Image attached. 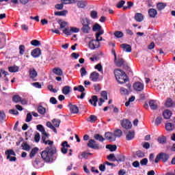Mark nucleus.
<instances>
[{
  "mask_svg": "<svg viewBox=\"0 0 175 175\" xmlns=\"http://www.w3.org/2000/svg\"><path fill=\"white\" fill-rule=\"evenodd\" d=\"M46 142L49 146H47L41 152V158L46 163H53L57 159V157L54 156L57 154V148L53 145L54 142L47 140Z\"/></svg>",
  "mask_w": 175,
  "mask_h": 175,
  "instance_id": "obj_1",
  "label": "nucleus"
},
{
  "mask_svg": "<svg viewBox=\"0 0 175 175\" xmlns=\"http://www.w3.org/2000/svg\"><path fill=\"white\" fill-rule=\"evenodd\" d=\"M115 77L120 84H124L128 81V76L124 70L118 68L114 70Z\"/></svg>",
  "mask_w": 175,
  "mask_h": 175,
  "instance_id": "obj_2",
  "label": "nucleus"
},
{
  "mask_svg": "<svg viewBox=\"0 0 175 175\" xmlns=\"http://www.w3.org/2000/svg\"><path fill=\"white\" fill-rule=\"evenodd\" d=\"M169 154L161 152L157 155L154 162L155 163H159V161L161 159L162 162L166 163L167 161H169Z\"/></svg>",
  "mask_w": 175,
  "mask_h": 175,
  "instance_id": "obj_3",
  "label": "nucleus"
},
{
  "mask_svg": "<svg viewBox=\"0 0 175 175\" xmlns=\"http://www.w3.org/2000/svg\"><path fill=\"white\" fill-rule=\"evenodd\" d=\"M5 155H7V159H10V162H16L17 161V158L16 157V152L12 149L7 150L5 152ZM12 155L13 157H12Z\"/></svg>",
  "mask_w": 175,
  "mask_h": 175,
  "instance_id": "obj_4",
  "label": "nucleus"
},
{
  "mask_svg": "<svg viewBox=\"0 0 175 175\" xmlns=\"http://www.w3.org/2000/svg\"><path fill=\"white\" fill-rule=\"evenodd\" d=\"M88 147H89V148H92L93 150L100 149L99 144H96V141H95V139H90L88 143Z\"/></svg>",
  "mask_w": 175,
  "mask_h": 175,
  "instance_id": "obj_5",
  "label": "nucleus"
},
{
  "mask_svg": "<svg viewBox=\"0 0 175 175\" xmlns=\"http://www.w3.org/2000/svg\"><path fill=\"white\" fill-rule=\"evenodd\" d=\"M89 47L91 50H95L96 49H99L100 47V43L96 40H92L89 42Z\"/></svg>",
  "mask_w": 175,
  "mask_h": 175,
  "instance_id": "obj_6",
  "label": "nucleus"
},
{
  "mask_svg": "<svg viewBox=\"0 0 175 175\" xmlns=\"http://www.w3.org/2000/svg\"><path fill=\"white\" fill-rule=\"evenodd\" d=\"M133 87V89L135 90V91L142 92V91H143V90H144V83L137 81V82L134 83Z\"/></svg>",
  "mask_w": 175,
  "mask_h": 175,
  "instance_id": "obj_7",
  "label": "nucleus"
},
{
  "mask_svg": "<svg viewBox=\"0 0 175 175\" xmlns=\"http://www.w3.org/2000/svg\"><path fill=\"white\" fill-rule=\"evenodd\" d=\"M121 126L124 129H132V123L128 120H122L121 122Z\"/></svg>",
  "mask_w": 175,
  "mask_h": 175,
  "instance_id": "obj_8",
  "label": "nucleus"
},
{
  "mask_svg": "<svg viewBox=\"0 0 175 175\" xmlns=\"http://www.w3.org/2000/svg\"><path fill=\"white\" fill-rule=\"evenodd\" d=\"M105 137L106 140H109V142H114L116 140V137L114 136V134L111 132L105 133Z\"/></svg>",
  "mask_w": 175,
  "mask_h": 175,
  "instance_id": "obj_9",
  "label": "nucleus"
},
{
  "mask_svg": "<svg viewBox=\"0 0 175 175\" xmlns=\"http://www.w3.org/2000/svg\"><path fill=\"white\" fill-rule=\"evenodd\" d=\"M121 49H122L123 51H126V53H131L132 52V46L128 44H122L120 45Z\"/></svg>",
  "mask_w": 175,
  "mask_h": 175,
  "instance_id": "obj_10",
  "label": "nucleus"
},
{
  "mask_svg": "<svg viewBox=\"0 0 175 175\" xmlns=\"http://www.w3.org/2000/svg\"><path fill=\"white\" fill-rule=\"evenodd\" d=\"M149 106L151 110H158V103L155 100H150L149 101Z\"/></svg>",
  "mask_w": 175,
  "mask_h": 175,
  "instance_id": "obj_11",
  "label": "nucleus"
},
{
  "mask_svg": "<svg viewBox=\"0 0 175 175\" xmlns=\"http://www.w3.org/2000/svg\"><path fill=\"white\" fill-rule=\"evenodd\" d=\"M42 54V51L39 48H36L31 51V55L33 58H38V57H40Z\"/></svg>",
  "mask_w": 175,
  "mask_h": 175,
  "instance_id": "obj_12",
  "label": "nucleus"
},
{
  "mask_svg": "<svg viewBox=\"0 0 175 175\" xmlns=\"http://www.w3.org/2000/svg\"><path fill=\"white\" fill-rule=\"evenodd\" d=\"M157 14H158V12L157 11V10L154 8H150L148 10V15L150 18H155Z\"/></svg>",
  "mask_w": 175,
  "mask_h": 175,
  "instance_id": "obj_13",
  "label": "nucleus"
},
{
  "mask_svg": "<svg viewBox=\"0 0 175 175\" xmlns=\"http://www.w3.org/2000/svg\"><path fill=\"white\" fill-rule=\"evenodd\" d=\"M104 33V30H100L99 31L96 33V40H97V42H98V43L100 42H102V40H103V38L100 37V35H103Z\"/></svg>",
  "mask_w": 175,
  "mask_h": 175,
  "instance_id": "obj_14",
  "label": "nucleus"
},
{
  "mask_svg": "<svg viewBox=\"0 0 175 175\" xmlns=\"http://www.w3.org/2000/svg\"><path fill=\"white\" fill-rule=\"evenodd\" d=\"M90 79L92 80V81H98V79H99V73L96 72H92L90 74Z\"/></svg>",
  "mask_w": 175,
  "mask_h": 175,
  "instance_id": "obj_15",
  "label": "nucleus"
},
{
  "mask_svg": "<svg viewBox=\"0 0 175 175\" xmlns=\"http://www.w3.org/2000/svg\"><path fill=\"white\" fill-rule=\"evenodd\" d=\"M87 5L88 3L85 1L81 0L77 1V6L79 9H84V8L87 6Z\"/></svg>",
  "mask_w": 175,
  "mask_h": 175,
  "instance_id": "obj_16",
  "label": "nucleus"
},
{
  "mask_svg": "<svg viewBox=\"0 0 175 175\" xmlns=\"http://www.w3.org/2000/svg\"><path fill=\"white\" fill-rule=\"evenodd\" d=\"M172 111L169 109H165L163 112V116L165 120H170V117H172Z\"/></svg>",
  "mask_w": 175,
  "mask_h": 175,
  "instance_id": "obj_17",
  "label": "nucleus"
},
{
  "mask_svg": "<svg viewBox=\"0 0 175 175\" xmlns=\"http://www.w3.org/2000/svg\"><path fill=\"white\" fill-rule=\"evenodd\" d=\"M29 72L30 79H33L38 76V72L35 68H30Z\"/></svg>",
  "mask_w": 175,
  "mask_h": 175,
  "instance_id": "obj_18",
  "label": "nucleus"
},
{
  "mask_svg": "<svg viewBox=\"0 0 175 175\" xmlns=\"http://www.w3.org/2000/svg\"><path fill=\"white\" fill-rule=\"evenodd\" d=\"M135 20L138 23H142L144 20V16L142 13H136L135 15Z\"/></svg>",
  "mask_w": 175,
  "mask_h": 175,
  "instance_id": "obj_19",
  "label": "nucleus"
},
{
  "mask_svg": "<svg viewBox=\"0 0 175 175\" xmlns=\"http://www.w3.org/2000/svg\"><path fill=\"white\" fill-rule=\"evenodd\" d=\"M174 105V103L173 102V100L172 98H167L165 103V107L169 109L170 107H173Z\"/></svg>",
  "mask_w": 175,
  "mask_h": 175,
  "instance_id": "obj_20",
  "label": "nucleus"
},
{
  "mask_svg": "<svg viewBox=\"0 0 175 175\" xmlns=\"http://www.w3.org/2000/svg\"><path fill=\"white\" fill-rule=\"evenodd\" d=\"M71 88H70V86H68V85H66V86L63 87V88L62 90V94H64V95H68V94H70Z\"/></svg>",
  "mask_w": 175,
  "mask_h": 175,
  "instance_id": "obj_21",
  "label": "nucleus"
},
{
  "mask_svg": "<svg viewBox=\"0 0 175 175\" xmlns=\"http://www.w3.org/2000/svg\"><path fill=\"white\" fill-rule=\"evenodd\" d=\"M70 110L72 114H77L79 113V107L75 105H70Z\"/></svg>",
  "mask_w": 175,
  "mask_h": 175,
  "instance_id": "obj_22",
  "label": "nucleus"
},
{
  "mask_svg": "<svg viewBox=\"0 0 175 175\" xmlns=\"http://www.w3.org/2000/svg\"><path fill=\"white\" fill-rule=\"evenodd\" d=\"M37 152H39V148L38 147L33 148L29 153V158L31 159L33 158V157L36 155Z\"/></svg>",
  "mask_w": 175,
  "mask_h": 175,
  "instance_id": "obj_23",
  "label": "nucleus"
},
{
  "mask_svg": "<svg viewBox=\"0 0 175 175\" xmlns=\"http://www.w3.org/2000/svg\"><path fill=\"white\" fill-rule=\"evenodd\" d=\"M125 161V157L119 154L116 157H115V159L112 160V162H124Z\"/></svg>",
  "mask_w": 175,
  "mask_h": 175,
  "instance_id": "obj_24",
  "label": "nucleus"
},
{
  "mask_svg": "<svg viewBox=\"0 0 175 175\" xmlns=\"http://www.w3.org/2000/svg\"><path fill=\"white\" fill-rule=\"evenodd\" d=\"M97 120L98 117H96V116L90 115V117L87 119V121H88V122H91V124H95Z\"/></svg>",
  "mask_w": 175,
  "mask_h": 175,
  "instance_id": "obj_25",
  "label": "nucleus"
},
{
  "mask_svg": "<svg viewBox=\"0 0 175 175\" xmlns=\"http://www.w3.org/2000/svg\"><path fill=\"white\" fill-rule=\"evenodd\" d=\"M37 110L39 114H41L42 116H44V114H46V108L42 105H38Z\"/></svg>",
  "mask_w": 175,
  "mask_h": 175,
  "instance_id": "obj_26",
  "label": "nucleus"
},
{
  "mask_svg": "<svg viewBox=\"0 0 175 175\" xmlns=\"http://www.w3.org/2000/svg\"><path fill=\"white\" fill-rule=\"evenodd\" d=\"M90 103L93 105L94 107H96V102H98V96H92V98L89 100Z\"/></svg>",
  "mask_w": 175,
  "mask_h": 175,
  "instance_id": "obj_27",
  "label": "nucleus"
},
{
  "mask_svg": "<svg viewBox=\"0 0 175 175\" xmlns=\"http://www.w3.org/2000/svg\"><path fill=\"white\" fill-rule=\"evenodd\" d=\"M94 137L95 140H98V142H100L101 143H103V142H105V140H106V139L105 137H103V136H102L100 134H95L94 135Z\"/></svg>",
  "mask_w": 175,
  "mask_h": 175,
  "instance_id": "obj_28",
  "label": "nucleus"
},
{
  "mask_svg": "<svg viewBox=\"0 0 175 175\" xmlns=\"http://www.w3.org/2000/svg\"><path fill=\"white\" fill-rule=\"evenodd\" d=\"M81 31L83 33H90V31H91V27L90 25H84L81 28Z\"/></svg>",
  "mask_w": 175,
  "mask_h": 175,
  "instance_id": "obj_29",
  "label": "nucleus"
},
{
  "mask_svg": "<svg viewBox=\"0 0 175 175\" xmlns=\"http://www.w3.org/2000/svg\"><path fill=\"white\" fill-rule=\"evenodd\" d=\"M165 129L168 132H172L174 129V124L172 123L168 122L165 124Z\"/></svg>",
  "mask_w": 175,
  "mask_h": 175,
  "instance_id": "obj_30",
  "label": "nucleus"
},
{
  "mask_svg": "<svg viewBox=\"0 0 175 175\" xmlns=\"http://www.w3.org/2000/svg\"><path fill=\"white\" fill-rule=\"evenodd\" d=\"M53 72L55 75H57V76H62V75H64L62 70L59 68H53Z\"/></svg>",
  "mask_w": 175,
  "mask_h": 175,
  "instance_id": "obj_31",
  "label": "nucleus"
},
{
  "mask_svg": "<svg viewBox=\"0 0 175 175\" xmlns=\"http://www.w3.org/2000/svg\"><path fill=\"white\" fill-rule=\"evenodd\" d=\"M135 137V131H129L126 135V140H132Z\"/></svg>",
  "mask_w": 175,
  "mask_h": 175,
  "instance_id": "obj_32",
  "label": "nucleus"
},
{
  "mask_svg": "<svg viewBox=\"0 0 175 175\" xmlns=\"http://www.w3.org/2000/svg\"><path fill=\"white\" fill-rule=\"evenodd\" d=\"M18 69L20 68L17 66H12L8 67V70L11 73H16V72H18Z\"/></svg>",
  "mask_w": 175,
  "mask_h": 175,
  "instance_id": "obj_33",
  "label": "nucleus"
},
{
  "mask_svg": "<svg viewBox=\"0 0 175 175\" xmlns=\"http://www.w3.org/2000/svg\"><path fill=\"white\" fill-rule=\"evenodd\" d=\"M106 148L107 150H109V151H111V152H113V151H116L117 150V146L108 144L106 146Z\"/></svg>",
  "mask_w": 175,
  "mask_h": 175,
  "instance_id": "obj_34",
  "label": "nucleus"
},
{
  "mask_svg": "<svg viewBox=\"0 0 175 175\" xmlns=\"http://www.w3.org/2000/svg\"><path fill=\"white\" fill-rule=\"evenodd\" d=\"M41 162H42V161H40V159L36 158V159L33 161V165L34 167H35L36 169H39V165H40V163H41Z\"/></svg>",
  "mask_w": 175,
  "mask_h": 175,
  "instance_id": "obj_35",
  "label": "nucleus"
},
{
  "mask_svg": "<svg viewBox=\"0 0 175 175\" xmlns=\"http://www.w3.org/2000/svg\"><path fill=\"white\" fill-rule=\"evenodd\" d=\"M113 136L115 139L116 137H121L122 136V131L120 129H117L113 133Z\"/></svg>",
  "mask_w": 175,
  "mask_h": 175,
  "instance_id": "obj_36",
  "label": "nucleus"
},
{
  "mask_svg": "<svg viewBox=\"0 0 175 175\" xmlns=\"http://www.w3.org/2000/svg\"><path fill=\"white\" fill-rule=\"evenodd\" d=\"M21 147L25 151H29V150H31V146L27 142H23Z\"/></svg>",
  "mask_w": 175,
  "mask_h": 175,
  "instance_id": "obj_37",
  "label": "nucleus"
},
{
  "mask_svg": "<svg viewBox=\"0 0 175 175\" xmlns=\"http://www.w3.org/2000/svg\"><path fill=\"white\" fill-rule=\"evenodd\" d=\"M52 122L56 128H59V125L61 124V120L59 119H53Z\"/></svg>",
  "mask_w": 175,
  "mask_h": 175,
  "instance_id": "obj_38",
  "label": "nucleus"
},
{
  "mask_svg": "<svg viewBox=\"0 0 175 175\" xmlns=\"http://www.w3.org/2000/svg\"><path fill=\"white\" fill-rule=\"evenodd\" d=\"M81 23L83 25V27H84V25H90L91 23H90V20H88V18H83L81 20Z\"/></svg>",
  "mask_w": 175,
  "mask_h": 175,
  "instance_id": "obj_39",
  "label": "nucleus"
},
{
  "mask_svg": "<svg viewBox=\"0 0 175 175\" xmlns=\"http://www.w3.org/2000/svg\"><path fill=\"white\" fill-rule=\"evenodd\" d=\"M66 13H68V10H62L55 12V16H66Z\"/></svg>",
  "mask_w": 175,
  "mask_h": 175,
  "instance_id": "obj_40",
  "label": "nucleus"
},
{
  "mask_svg": "<svg viewBox=\"0 0 175 175\" xmlns=\"http://www.w3.org/2000/svg\"><path fill=\"white\" fill-rule=\"evenodd\" d=\"M125 64V60H124V59L120 58L118 59V62H116V66L118 68H121V66H124V64Z\"/></svg>",
  "mask_w": 175,
  "mask_h": 175,
  "instance_id": "obj_41",
  "label": "nucleus"
},
{
  "mask_svg": "<svg viewBox=\"0 0 175 175\" xmlns=\"http://www.w3.org/2000/svg\"><path fill=\"white\" fill-rule=\"evenodd\" d=\"M114 36H116L118 39H120V38L124 37V33L122 31H116L113 33Z\"/></svg>",
  "mask_w": 175,
  "mask_h": 175,
  "instance_id": "obj_42",
  "label": "nucleus"
},
{
  "mask_svg": "<svg viewBox=\"0 0 175 175\" xmlns=\"http://www.w3.org/2000/svg\"><path fill=\"white\" fill-rule=\"evenodd\" d=\"M157 8L158 9V10H163V9H165V8H166V3H157Z\"/></svg>",
  "mask_w": 175,
  "mask_h": 175,
  "instance_id": "obj_43",
  "label": "nucleus"
},
{
  "mask_svg": "<svg viewBox=\"0 0 175 175\" xmlns=\"http://www.w3.org/2000/svg\"><path fill=\"white\" fill-rule=\"evenodd\" d=\"M74 91H79V92H84V91H85V88H84V86L80 85L78 87H75Z\"/></svg>",
  "mask_w": 175,
  "mask_h": 175,
  "instance_id": "obj_44",
  "label": "nucleus"
},
{
  "mask_svg": "<svg viewBox=\"0 0 175 175\" xmlns=\"http://www.w3.org/2000/svg\"><path fill=\"white\" fill-rule=\"evenodd\" d=\"M31 46H35L36 47H38V46H41L42 43L38 40H33L31 41Z\"/></svg>",
  "mask_w": 175,
  "mask_h": 175,
  "instance_id": "obj_45",
  "label": "nucleus"
},
{
  "mask_svg": "<svg viewBox=\"0 0 175 175\" xmlns=\"http://www.w3.org/2000/svg\"><path fill=\"white\" fill-rule=\"evenodd\" d=\"M93 31H103V29H102V26H100L99 24L96 23L94 26H93Z\"/></svg>",
  "mask_w": 175,
  "mask_h": 175,
  "instance_id": "obj_46",
  "label": "nucleus"
},
{
  "mask_svg": "<svg viewBox=\"0 0 175 175\" xmlns=\"http://www.w3.org/2000/svg\"><path fill=\"white\" fill-rule=\"evenodd\" d=\"M157 142H159L160 144H165V143H166V137L165 136L159 137L157 139Z\"/></svg>",
  "mask_w": 175,
  "mask_h": 175,
  "instance_id": "obj_47",
  "label": "nucleus"
},
{
  "mask_svg": "<svg viewBox=\"0 0 175 175\" xmlns=\"http://www.w3.org/2000/svg\"><path fill=\"white\" fill-rule=\"evenodd\" d=\"M46 126L50 128V129H52L55 133H57V129H55V126H54L50 122H46Z\"/></svg>",
  "mask_w": 175,
  "mask_h": 175,
  "instance_id": "obj_48",
  "label": "nucleus"
},
{
  "mask_svg": "<svg viewBox=\"0 0 175 175\" xmlns=\"http://www.w3.org/2000/svg\"><path fill=\"white\" fill-rule=\"evenodd\" d=\"M21 101V97L18 95H14L12 97V102H14L15 103H18V102Z\"/></svg>",
  "mask_w": 175,
  "mask_h": 175,
  "instance_id": "obj_49",
  "label": "nucleus"
},
{
  "mask_svg": "<svg viewBox=\"0 0 175 175\" xmlns=\"http://www.w3.org/2000/svg\"><path fill=\"white\" fill-rule=\"evenodd\" d=\"M6 118V114H5V111H0V121L1 122H3Z\"/></svg>",
  "mask_w": 175,
  "mask_h": 175,
  "instance_id": "obj_50",
  "label": "nucleus"
},
{
  "mask_svg": "<svg viewBox=\"0 0 175 175\" xmlns=\"http://www.w3.org/2000/svg\"><path fill=\"white\" fill-rule=\"evenodd\" d=\"M1 72L2 75H4L5 81H6V83H9V79L7 77V76H8V75H9V72H6L3 69H1Z\"/></svg>",
  "mask_w": 175,
  "mask_h": 175,
  "instance_id": "obj_51",
  "label": "nucleus"
},
{
  "mask_svg": "<svg viewBox=\"0 0 175 175\" xmlns=\"http://www.w3.org/2000/svg\"><path fill=\"white\" fill-rule=\"evenodd\" d=\"M58 24H59L60 25V29H62L63 28H65V27H66L68 23L60 19L58 21Z\"/></svg>",
  "mask_w": 175,
  "mask_h": 175,
  "instance_id": "obj_52",
  "label": "nucleus"
},
{
  "mask_svg": "<svg viewBox=\"0 0 175 175\" xmlns=\"http://www.w3.org/2000/svg\"><path fill=\"white\" fill-rule=\"evenodd\" d=\"M24 53H25V46L20 45L19 46V54H20V55H24Z\"/></svg>",
  "mask_w": 175,
  "mask_h": 175,
  "instance_id": "obj_53",
  "label": "nucleus"
},
{
  "mask_svg": "<svg viewBox=\"0 0 175 175\" xmlns=\"http://www.w3.org/2000/svg\"><path fill=\"white\" fill-rule=\"evenodd\" d=\"M90 17H92V18H98V12L95 11V10H92L90 12Z\"/></svg>",
  "mask_w": 175,
  "mask_h": 175,
  "instance_id": "obj_54",
  "label": "nucleus"
},
{
  "mask_svg": "<svg viewBox=\"0 0 175 175\" xmlns=\"http://www.w3.org/2000/svg\"><path fill=\"white\" fill-rule=\"evenodd\" d=\"M120 93L122 94V95H128L129 94V90L127 89H125V88H121Z\"/></svg>",
  "mask_w": 175,
  "mask_h": 175,
  "instance_id": "obj_55",
  "label": "nucleus"
},
{
  "mask_svg": "<svg viewBox=\"0 0 175 175\" xmlns=\"http://www.w3.org/2000/svg\"><path fill=\"white\" fill-rule=\"evenodd\" d=\"M71 33H77L80 32V29L75 27H70Z\"/></svg>",
  "mask_w": 175,
  "mask_h": 175,
  "instance_id": "obj_56",
  "label": "nucleus"
},
{
  "mask_svg": "<svg viewBox=\"0 0 175 175\" xmlns=\"http://www.w3.org/2000/svg\"><path fill=\"white\" fill-rule=\"evenodd\" d=\"M81 73V77H84V76L87 75V70H85V68L82 67L80 70Z\"/></svg>",
  "mask_w": 175,
  "mask_h": 175,
  "instance_id": "obj_57",
  "label": "nucleus"
},
{
  "mask_svg": "<svg viewBox=\"0 0 175 175\" xmlns=\"http://www.w3.org/2000/svg\"><path fill=\"white\" fill-rule=\"evenodd\" d=\"M133 6V2L132 1H128L127 2V6L123 7V10H126V9H131Z\"/></svg>",
  "mask_w": 175,
  "mask_h": 175,
  "instance_id": "obj_58",
  "label": "nucleus"
},
{
  "mask_svg": "<svg viewBox=\"0 0 175 175\" xmlns=\"http://www.w3.org/2000/svg\"><path fill=\"white\" fill-rule=\"evenodd\" d=\"M63 33H65V35H67L68 36L72 35V31H70V28L69 29V28L66 27L64 30H63Z\"/></svg>",
  "mask_w": 175,
  "mask_h": 175,
  "instance_id": "obj_59",
  "label": "nucleus"
},
{
  "mask_svg": "<svg viewBox=\"0 0 175 175\" xmlns=\"http://www.w3.org/2000/svg\"><path fill=\"white\" fill-rule=\"evenodd\" d=\"M136 155L138 158H144L145 157L144 152H142V150H137L136 152Z\"/></svg>",
  "mask_w": 175,
  "mask_h": 175,
  "instance_id": "obj_60",
  "label": "nucleus"
},
{
  "mask_svg": "<svg viewBox=\"0 0 175 175\" xmlns=\"http://www.w3.org/2000/svg\"><path fill=\"white\" fill-rule=\"evenodd\" d=\"M148 163V159L147 158L142 159L140 161V164L142 166H146Z\"/></svg>",
  "mask_w": 175,
  "mask_h": 175,
  "instance_id": "obj_61",
  "label": "nucleus"
},
{
  "mask_svg": "<svg viewBox=\"0 0 175 175\" xmlns=\"http://www.w3.org/2000/svg\"><path fill=\"white\" fill-rule=\"evenodd\" d=\"M124 5H125V1L121 0L117 3L116 6L117 8H118V9H121V8L124 6Z\"/></svg>",
  "mask_w": 175,
  "mask_h": 175,
  "instance_id": "obj_62",
  "label": "nucleus"
},
{
  "mask_svg": "<svg viewBox=\"0 0 175 175\" xmlns=\"http://www.w3.org/2000/svg\"><path fill=\"white\" fill-rule=\"evenodd\" d=\"M31 121H32V115H31V113H29L27 114L25 122H31Z\"/></svg>",
  "mask_w": 175,
  "mask_h": 175,
  "instance_id": "obj_63",
  "label": "nucleus"
},
{
  "mask_svg": "<svg viewBox=\"0 0 175 175\" xmlns=\"http://www.w3.org/2000/svg\"><path fill=\"white\" fill-rule=\"evenodd\" d=\"M31 85H33V87H35V88H39V89L42 88V85L39 82L32 83Z\"/></svg>",
  "mask_w": 175,
  "mask_h": 175,
  "instance_id": "obj_64",
  "label": "nucleus"
}]
</instances>
